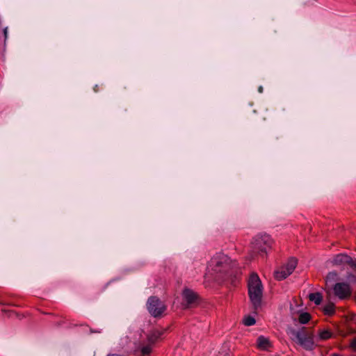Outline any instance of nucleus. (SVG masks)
Returning <instances> with one entry per match:
<instances>
[{"mask_svg":"<svg viewBox=\"0 0 356 356\" xmlns=\"http://www.w3.org/2000/svg\"><path fill=\"white\" fill-rule=\"evenodd\" d=\"M248 295L254 310L261 305L263 286L257 274H252L248 280Z\"/></svg>","mask_w":356,"mask_h":356,"instance_id":"1","label":"nucleus"},{"mask_svg":"<svg viewBox=\"0 0 356 356\" xmlns=\"http://www.w3.org/2000/svg\"><path fill=\"white\" fill-rule=\"evenodd\" d=\"M293 340L306 350H312L315 346L314 335L305 328L298 331H293Z\"/></svg>","mask_w":356,"mask_h":356,"instance_id":"2","label":"nucleus"},{"mask_svg":"<svg viewBox=\"0 0 356 356\" xmlns=\"http://www.w3.org/2000/svg\"><path fill=\"white\" fill-rule=\"evenodd\" d=\"M273 243L271 237L266 234L257 235L252 241L253 248L258 252L266 253Z\"/></svg>","mask_w":356,"mask_h":356,"instance_id":"3","label":"nucleus"},{"mask_svg":"<svg viewBox=\"0 0 356 356\" xmlns=\"http://www.w3.org/2000/svg\"><path fill=\"white\" fill-rule=\"evenodd\" d=\"M147 308L149 314L154 317H160L166 310L165 305L157 297H150L147 302Z\"/></svg>","mask_w":356,"mask_h":356,"instance_id":"4","label":"nucleus"},{"mask_svg":"<svg viewBox=\"0 0 356 356\" xmlns=\"http://www.w3.org/2000/svg\"><path fill=\"white\" fill-rule=\"evenodd\" d=\"M297 266V260L294 258L290 259L287 263L282 266L278 268L274 272L275 278L277 280H282L290 275Z\"/></svg>","mask_w":356,"mask_h":356,"instance_id":"5","label":"nucleus"},{"mask_svg":"<svg viewBox=\"0 0 356 356\" xmlns=\"http://www.w3.org/2000/svg\"><path fill=\"white\" fill-rule=\"evenodd\" d=\"M229 258L225 255L213 257L211 261L212 269L216 273H227L230 268Z\"/></svg>","mask_w":356,"mask_h":356,"instance_id":"6","label":"nucleus"},{"mask_svg":"<svg viewBox=\"0 0 356 356\" xmlns=\"http://www.w3.org/2000/svg\"><path fill=\"white\" fill-rule=\"evenodd\" d=\"M332 264L334 266H339L347 264L351 268L356 270V259H354L345 254H339L336 255L332 260Z\"/></svg>","mask_w":356,"mask_h":356,"instance_id":"7","label":"nucleus"},{"mask_svg":"<svg viewBox=\"0 0 356 356\" xmlns=\"http://www.w3.org/2000/svg\"><path fill=\"white\" fill-rule=\"evenodd\" d=\"M334 292L339 298L346 299L351 296L352 290L348 284L339 282L334 285Z\"/></svg>","mask_w":356,"mask_h":356,"instance_id":"8","label":"nucleus"},{"mask_svg":"<svg viewBox=\"0 0 356 356\" xmlns=\"http://www.w3.org/2000/svg\"><path fill=\"white\" fill-rule=\"evenodd\" d=\"M183 298L184 300L188 303V304H193L194 303L197 299V294L194 292L193 291L186 289L183 291Z\"/></svg>","mask_w":356,"mask_h":356,"instance_id":"9","label":"nucleus"},{"mask_svg":"<svg viewBox=\"0 0 356 356\" xmlns=\"http://www.w3.org/2000/svg\"><path fill=\"white\" fill-rule=\"evenodd\" d=\"M162 334H163V332L161 330H152L147 335L148 343H149L152 345H154L156 341H158V340L159 339V338L161 337Z\"/></svg>","mask_w":356,"mask_h":356,"instance_id":"10","label":"nucleus"},{"mask_svg":"<svg viewBox=\"0 0 356 356\" xmlns=\"http://www.w3.org/2000/svg\"><path fill=\"white\" fill-rule=\"evenodd\" d=\"M257 347L261 350H266L271 347V344L268 339L260 336L257 339Z\"/></svg>","mask_w":356,"mask_h":356,"instance_id":"11","label":"nucleus"},{"mask_svg":"<svg viewBox=\"0 0 356 356\" xmlns=\"http://www.w3.org/2000/svg\"><path fill=\"white\" fill-rule=\"evenodd\" d=\"M272 115V112L270 111L268 108L263 109L260 111L259 115L257 119L259 122H266L267 120L270 119Z\"/></svg>","mask_w":356,"mask_h":356,"instance_id":"12","label":"nucleus"},{"mask_svg":"<svg viewBox=\"0 0 356 356\" xmlns=\"http://www.w3.org/2000/svg\"><path fill=\"white\" fill-rule=\"evenodd\" d=\"M332 337V333L328 330H319L318 332V339L321 341H325L330 339Z\"/></svg>","mask_w":356,"mask_h":356,"instance_id":"13","label":"nucleus"},{"mask_svg":"<svg viewBox=\"0 0 356 356\" xmlns=\"http://www.w3.org/2000/svg\"><path fill=\"white\" fill-rule=\"evenodd\" d=\"M153 345L148 343L147 345H143L140 348V352L141 356H147L149 355L152 350Z\"/></svg>","mask_w":356,"mask_h":356,"instance_id":"14","label":"nucleus"},{"mask_svg":"<svg viewBox=\"0 0 356 356\" xmlns=\"http://www.w3.org/2000/svg\"><path fill=\"white\" fill-rule=\"evenodd\" d=\"M309 299L316 305H318L321 304L323 297L319 293H312L309 295Z\"/></svg>","mask_w":356,"mask_h":356,"instance_id":"15","label":"nucleus"},{"mask_svg":"<svg viewBox=\"0 0 356 356\" xmlns=\"http://www.w3.org/2000/svg\"><path fill=\"white\" fill-rule=\"evenodd\" d=\"M323 312L325 315L332 316L335 312V307L334 303L329 302L323 307Z\"/></svg>","mask_w":356,"mask_h":356,"instance_id":"16","label":"nucleus"},{"mask_svg":"<svg viewBox=\"0 0 356 356\" xmlns=\"http://www.w3.org/2000/svg\"><path fill=\"white\" fill-rule=\"evenodd\" d=\"M311 316L307 312H304L299 316V322L302 324H305L309 321Z\"/></svg>","mask_w":356,"mask_h":356,"instance_id":"17","label":"nucleus"},{"mask_svg":"<svg viewBox=\"0 0 356 356\" xmlns=\"http://www.w3.org/2000/svg\"><path fill=\"white\" fill-rule=\"evenodd\" d=\"M337 273L336 272H330L327 274L325 279V282L327 284L328 283H331L337 280Z\"/></svg>","mask_w":356,"mask_h":356,"instance_id":"18","label":"nucleus"},{"mask_svg":"<svg viewBox=\"0 0 356 356\" xmlns=\"http://www.w3.org/2000/svg\"><path fill=\"white\" fill-rule=\"evenodd\" d=\"M255 319L252 316H246L243 319V323L246 326H250L255 324Z\"/></svg>","mask_w":356,"mask_h":356,"instance_id":"19","label":"nucleus"},{"mask_svg":"<svg viewBox=\"0 0 356 356\" xmlns=\"http://www.w3.org/2000/svg\"><path fill=\"white\" fill-rule=\"evenodd\" d=\"M350 347L353 350L356 351V338L351 341Z\"/></svg>","mask_w":356,"mask_h":356,"instance_id":"20","label":"nucleus"},{"mask_svg":"<svg viewBox=\"0 0 356 356\" xmlns=\"http://www.w3.org/2000/svg\"><path fill=\"white\" fill-rule=\"evenodd\" d=\"M3 32H4L5 38H6V37H7L8 28H6V29L3 30Z\"/></svg>","mask_w":356,"mask_h":356,"instance_id":"21","label":"nucleus"},{"mask_svg":"<svg viewBox=\"0 0 356 356\" xmlns=\"http://www.w3.org/2000/svg\"><path fill=\"white\" fill-rule=\"evenodd\" d=\"M94 90H95V92H97V91L99 90V89H98V86H95V88H94Z\"/></svg>","mask_w":356,"mask_h":356,"instance_id":"22","label":"nucleus"},{"mask_svg":"<svg viewBox=\"0 0 356 356\" xmlns=\"http://www.w3.org/2000/svg\"><path fill=\"white\" fill-rule=\"evenodd\" d=\"M107 356H121V355H117V354H110V355H108Z\"/></svg>","mask_w":356,"mask_h":356,"instance_id":"23","label":"nucleus"},{"mask_svg":"<svg viewBox=\"0 0 356 356\" xmlns=\"http://www.w3.org/2000/svg\"><path fill=\"white\" fill-rule=\"evenodd\" d=\"M259 92H262V91H263L262 87H259Z\"/></svg>","mask_w":356,"mask_h":356,"instance_id":"24","label":"nucleus"}]
</instances>
